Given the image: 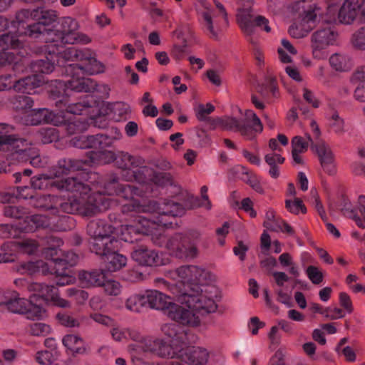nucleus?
<instances>
[{
  "label": "nucleus",
  "instance_id": "nucleus-1",
  "mask_svg": "<svg viewBox=\"0 0 365 365\" xmlns=\"http://www.w3.org/2000/svg\"><path fill=\"white\" fill-rule=\"evenodd\" d=\"M19 23L25 20L33 21L25 29L24 35L31 38H43L49 54L58 53L66 44L88 43L91 38L78 32V21L71 17L58 19V12L53 9L38 7L32 10L23 9L17 13Z\"/></svg>",
  "mask_w": 365,
  "mask_h": 365
},
{
  "label": "nucleus",
  "instance_id": "nucleus-2",
  "mask_svg": "<svg viewBox=\"0 0 365 365\" xmlns=\"http://www.w3.org/2000/svg\"><path fill=\"white\" fill-rule=\"evenodd\" d=\"M88 185L90 186L91 191L86 195V201H88V197H92L95 200L93 202L96 204L101 205L104 202L108 204V207L98 209L91 216L110 208L114 202L106 195H116L127 201L121 207V212L123 215L155 211H158L165 216L183 215L185 213V209L180 204L172 201L163 202L160 204L155 201L146 203L144 200H140L138 197L143 198L145 197L143 185H140V187H137L130 185L120 184L115 178L104 183L103 185L98 182L93 183L91 186ZM89 216L91 217V215Z\"/></svg>",
  "mask_w": 365,
  "mask_h": 365
},
{
  "label": "nucleus",
  "instance_id": "nucleus-3",
  "mask_svg": "<svg viewBox=\"0 0 365 365\" xmlns=\"http://www.w3.org/2000/svg\"><path fill=\"white\" fill-rule=\"evenodd\" d=\"M81 175L67 178L62 180H53L46 175H39L31 178V185L34 190H47L53 187L58 190L67 191L73 194V199L60 203L62 212L81 215H91L98 209L108 207L104 202L101 205L93 202L92 197L86 201V195L91 191L90 186L86 183Z\"/></svg>",
  "mask_w": 365,
  "mask_h": 365
},
{
  "label": "nucleus",
  "instance_id": "nucleus-4",
  "mask_svg": "<svg viewBox=\"0 0 365 365\" xmlns=\"http://www.w3.org/2000/svg\"><path fill=\"white\" fill-rule=\"evenodd\" d=\"M175 273L181 282L187 284V289L179 297L180 302L200 314L212 313L217 305L210 288H200L204 284L210 273L204 268L196 265H183L175 269Z\"/></svg>",
  "mask_w": 365,
  "mask_h": 365
},
{
  "label": "nucleus",
  "instance_id": "nucleus-5",
  "mask_svg": "<svg viewBox=\"0 0 365 365\" xmlns=\"http://www.w3.org/2000/svg\"><path fill=\"white\" fill-rule=\"evenodd\" d=\"M69 53H74V56L83 61L82 64L73 63L68 64L65 67L67 76L71 77V79L67 81H58L60 87H66V90H71L76 92H100L103 96L108 97L110 88L106 84H98L91 78H85L81 75H96L103 73L106 71L105 65L92 56L88 50H74L70 48Z\"/></svg>",
  "mask_w": 365,
  "mask_h": 365
},
{
  "label": "nucleus",
  "instance_id": "nucleus-6",
  "mask_svg": "<svg viewBox=\"0 0 365 365\" xmlns=\"http://www.w3.org/2000/svg\"><path fill=\"white\" fill-rule=\"evenodd\" d=\"M150 212L158 215L155 220H149L139 215L140 213L125 215L130 218V222L120 226L121 239L125 242H132L133 234H143L150 235L155 245L163 247L166 241L165 228L172 225L171 219L178 215L165 216L158 211Z\"/></svg>",
  "mask_w": 365,
  "mask_h": 365
},
{
  "label": "nucleus",
  "instance_id": "nucleus-7",
  "mask_svg": "<svg viewBox=\"0 0 365 365\" xmlns=\"http://www.w3.org/2000/svg\"><path fill=\"white\" fill-rule=\"evenodd\" d=\"M147 307L153 309L168 310V316L181 324L197 327L200 323V317L193 310L185 305L173 303L169 296L155 289L145 292Z\"/></svg>",
  "mask_w": 365,
  "mask_h": 365
},
{
  "label": "nucleus",
  "instance_id": "nucleus-8",
  "mask_svg": "<svg viewBox=\"0 0 365 365\" xmlns=\"http://www.w3.org/2000/svg\"><path fill=\"white\" fill-rule=\"evenodd\" d=\"M246 122L232 116H224L215 120V125L225 130L238 132L247 140H254L257 135L263 130V125L259 118L252 110L245 112Z\"/></svg>",
  "mask_w": 365,
  "mask_h": 365
},
{
  "label": "nucleus",
  "instance_id": "nucleus-9",
  "mask_svg": "<svg viewBox=\"0 0 365 365\" xmlns=\"http://www.w3.org/2000/svg\"><path fill=\"white\" fill-rule=\"evenodd\" d=\"M105 153H110L111 156L107 155L104 157V159L107 160L106 163H108L111 160H114L115 165L123 170H133L132 176L127 178V181L135 180L140 184L145 182L146 176L150 175L152 170L145 166V160L139 156H134L126 152H119L116 156L114 157V153L110 151H104ZM106 164V163H104Z\"/></svg>",
  "mask_w": 365,
  "mask_h": 365
},
{
  "label": "nucleus",
  "instance_id": "nucleus-10",
  "mask_svg": "<svg viewBox=\"0 0 365 365\" xmlns=\"http://www.w3.org/2000/svg\"><path fill=\"white\" fill-rule=\"evenodd\" d=\"M200 233L197 231H192L184 237L175 235L170 239L166 237L163 246H165L173 255L178 258L193 259L199 255L197 242L200 240Z\"/></svg>",
  "mask_w": 365,
  "mask_h": 365
},
{
  "label": "nucleus",
  "instance_id": "nucleus-11",
  "mask_svg": "<svg viewBox=\"0 0 365 365\" xmlns=\"http://www.w3.org/2000/svg\"><path fill=\"white\" fill-rule=\"evenodd\" d=\"M330 4L327 7L329 21L336 20V15L340 23L352 24L358 17L361 21V8L364 0H328Z\"/></svg>",
  "mask_w": 365,
  "mask_h": 365
},
{
  "label": "nucleus",
  "instance_id": "nucleus-12",
  "mask_svg": "<svg viewBox=\"0 0 365 365\" xmlns=\"http://www.w3.org/2000/svg\"><path fill=\"white\" fill-rule=\"evenodd\" d=\"M110 155V153L90 151L86 158L76 160L72 158H63L58 161L56 165L52 169L53 177L60 178L69 173L83 169L84 165L93 166L101 165L107 162L104 157Z\"/></svg>",
  "mask_w": 365,
  "mask_h": 365
},
{
  "label": "nucleus",
  "instance_id": "nucleus-13",
  "mask_svg": "<svg viewBox=\"0 0 365 365\" xmlns=\"http://www.w3.org/2000/svg\"><path fill=\"white\" fill-rule=\"evenodd\" d=\"M46 262L42 260L36 262H29L21 264L16 267V271L21 274L35 272H41L43 274L48 273H54L56 275L62 274L65 272H70L71 269L66 262L61 258H56L53 262V269L51 270L50 267Z\"/></svg>",
  "mask_w": 365,
  "mask_h": 365
},
{
  "label": "nucleus",
  "instance_id": "nucleus-14",
  "mask_svg": "<svg viewBox=\"0 0 365 365\" xmlns=\"http://www.w3.org/2000/svg\"><path fill=\"white\" fill-rule=\"evenodd\" d=\"M29 292H34V297L41 298L46 303L61 308H70L71 303L59 295L58 289L53 285L43 283L32 282L29 286Z\"/></svg>",
  "mask_w": 365,
  "mask_h": 365
},
{
  "label": "nucleus",
  "instance_id": "nucleus-15",
  "mask_svg": "<svg viewBox=\"0 0 365 365\" xmlns=\"http://www.w3.org/2000/svg\"><path fill=\"white\" fill-rule=\"evenodd\" d=\"M10 153L7 155V160H14L17 163L26 162L28 153L35 154V147L31 142L24 138H16V135L11 138V141L6 145Z\"/></svg>",
  "mask_w": 365,
  "mask_h": 365
},
{
  "label": "nucleus",
  "instance_id": "nucleus-16",
  "mask_svg": "<svg viewBox=\"0 0 365 365\" xmlns=\"http://www.w3.org/2000/svg\"><path fill=\"white\" fill-rule=\"evenodd\" d=\"M143 349L161 358H177L179 347H176L170 341L160 338H150L145 340Z\"/></svg>",
  "mask_w": 365,
  "mask_h": 365
},
{
  "label": "nucleus",
  "instance_id": "nucleus-17",
  "mask_svg": "<svg viewBox=\"0 0 365 365\" xmlns=\"http://www.w3.org/2000/svg\"><path fill=\"white\" fill-rule=\"evenodd\" d=\"M202 6L204 10L201 11L200 15L202 18V26L210 38L217 39L222 30L225 24L222 18L217 16L214 10L207 6V3L202 2Z\"/></svg>",
  "mask_w": 365,
  "mask_h": 365
},
{
  "label": "nucleus",
  "instance_id": "nucleus-18",
  "mask_svg": "<svg viewBox=\"0 0 365 365\" xmlns=\"http://www.w3.org/2000/svg\"><path fill=\"white\" fill-rule=\"evenodd\" d=\"M336 36L337 34L330 27L314 32L312 36V48L314 57L321 58L322 57V50L334 44Z\"/></svg>",
  "mask_w": 365,
  "mask_h": 365
},
{
  "label": "nucleus",
  "instance_id": "nucleus-19",
  "mask_svg": "<svg viewBox=\"0 0 365 365\" xmlns=\"http://www.w3.org/2000/svg\"><path fill=\"white\" fill-rule=\"evenodd\" d=\"M131 257L133 260L143 266L153 267L163 264L162 258L158 252L143 245L134 248Z\"/></svg>",
  "mask_w": 365,
  "mask_h": 365
},
{
  "label": "nucleus",
  "instance_id": "nucleus-20",
  "mask_svg": "<svg viewBox=\"0 0 365 365\" xmlns=\"http://www.w3.org/2000/svg\"><path fill=\"white\" fill-rule=\"evenodd\" d=\"M58 81H56V87L59 88H64V91L66 92V96H62V98L59 99L56 102V106L61 110H65L67 113L74 115H82L83 112L92 106V101L88 96H86L85 98L81 101L76 103H71L67 97V92L71 91L70 89L66 90V87H60Z\"/></svg>",
  "mask_w": 365,
  "mask_h": 365
},
{
  "label": "nucleus",
  "instance_id": "nucleus-21",
  "mask_svg": "<svg viewBox=\"0 0 365 365\" xmlns=\"http://www.w3.org/2000/svg\"><path fill=\"white\" fill-rule=\"evenodd\" d=\"M208 352L200 347H182L177 359L192 365H205L208 360Z\"/></svg>",
  "mask_w": 365,
  "mask_h": 365
},
{
  "label": "nucleus",
  "instance_id": "nucleus-22",
  "mask_svg": "<svg viewBox=\"0 0 365 365\" xmlns=\"http://www.w3.org/2000/svg\"><path fill=\"white\" fill-rule=\"evenodd\" d=\"M239 8L237 9V23L247 35H252L254 31V26L252 21L251 8L253 5V0H239Z\"/></svg>",
  "mask_w": 365,
  "mask_h": 365
},
{
  "label": "nucleus",
  "instance_id": "nucleus-23",
  "mask_svg": "<svg viewBox=\"0 0 365 365\" xmlns=\"http://www.w3.org/2000/svg\"><path fill=\"white\" fill-rule=\"evenodd\" d=\"M314 148L324 172L334 175L336 173V166L334 154L329 146L322 141L314 145Z\"/></svg>",
  "mask_w": 365,
  "mask_h": 365
},
{
  "label": "nucleus",
  "instance_id": "nucleus-24",
  "mask_svg": "<svg viewBox=\"0 0 365 365\" xmlns=\"http://www.w3.org/2000/svg\"><path fill=\"white\" fill-rule=\"evenodd\" d=\"M106 278V272L103 269L82 270L78 273V279L86 288L101 287Z\"/></svg>",
  "mask_w": 365,
  "mask_h": 365
},
{
  "label": "nucleus",
  "instance_id": "nucleus-25",
  "mask_svg": "<svg viewBox=\"0 0 365 365\" xmlns=\"http://www.w3.org/2000/svg\"><path fill=\"white\" fill-rule=\"evenodd\" d=\"M118 242L113 237H103L92 238L90 242V249L96 255L103 257L118 247Z\"/></svg>",
  "mask_w": 365,
  "mask_h": 365
},
{
  "label": "nucleus",
  "instance_id": "nucleus-26",
  "mask_svg": "<svg viewBox=\"0 0 365 365\" xmlns=\"http://www.w3.org/2000/svg\"><path fill=\"white\" fill-rule=\"evenodd\" d=\"M306 138L302 136H295L292 140V156L293 160L297 164L302 165L304 163L302 154L305 153L311 144L312 148H314L313 140L309 134H306Z\"/></svg>",
  "mask_w": 365,
  "mask_h": 365
},
{
  "label": "nucleus",
  "instance_id": "nucleus-27",
  "mask_svg": "<svg viewBox=\"0 0 365 365\" xmlns=\"http://www.w3.org/2000/svg\"><path fill=\"white\" fill-rule=\"evenodd\" d=\"M51 225L50 220L43 215L26 216L23 222H19L17 228L22 232H32L38 228H45Z\"/></svg>",
  "mask_w": 365,
  "mask_h": 365
},
{
  "label": "nucleus",
  "instance_id": "nucleus-28",
  "mask_svg": "<svg viewBox=\"0 0 365 365\" xmlns=\"http://www.w3.org/2000/svg\"><path fill=\"white\" fill-rule=\"evenodd\" d=\"M29 301L24 298L19 297V293L15 291L11 292V297L0 302V309H6L8 311L24 314L27 310Z\"/></svg>",
  "mask_w": 365,
  "mask_h": 365
},
{
  "label": "nucleus",
  "instance_id": "nucleus-29",
  "mask_svg": "<svg viewBox=\"0 0 365 365\" xmlns=\"http://www.w3.org/2000/svg\"><path fill=\"white\" fill-rule=\"evenodd\" d=\"M161 330L168 337V341L174 346L179 349L183 346L185 332L180 325L175 323L165 324L162 327Z\"/></svg>",
  "mask_w": 365,
  "mask_h": 365
},
{
  "label": "nucleus",
  "instance_id": "nucleus-30",
  "mask_svg": "<svg viewBox=\"0 0 365 365\" xmlns=\"http://www.w3.org/2000/svg\"><path fill=\"white\" fill-rule=\"evenodd\" d=\"M43 83L42 78L37 75H32L16 81L13 89L19 93L31 94L32 91L40 87Z\"/></svg>",
  "mask_w": 365,
  "mask_h": 365
},
{
  "label": "nucleus",
  "instance_id": "nucleus-31",
  "mask_svg": "<svg viewBox=\"0 0 365 365\" xmlns=\"http://www.w3.org/2000/svg\"><path fill=\"white\" fill-rule=\"evenodd\" d=\"M113 231L114 228L103 220H92L87 226V232L91 238L110 237Z\"/></svg>",
  "mask_w": 365,
  "mask_h": 365
},
{
  "label": "nucleus",
  "instance_id": "nucleus-32",
  "mask_svg": "<svg viewBox=\"0 0 365 365\" xmlns=\"http://www.w3.org/2000/svg\"><path fill=\"white\" fill-rule=\"evenodd\" d=\"M105 266L108 271L115 272L125 267L127 258L124 255L112 250L103 257Z\"/></svg>",
  "mask_w": 365,
  "mask_h": 365
},
{
  "label": "nucleus",
  "instance_id": "nucleus-33",
  "mask_svg": "<svg viewBox=\"0 0 365 365\" xmlns=\"http://www.w3.org/2000/svg\"><path fill=\"white\" fill-rule=\"evenodd\" d=\"M20 34L7 32L0 35V50H16L24 47V42L20 40Z\"/></svg>",
  "mask_w": 365,
  "mask_h": 365
},
{
  "label": "nucleus",
  "instance_id": "nucleus-34",
  "mask_svg": "<svg viewBox=\"0 0 365 365\" xmlns=\"http://www.w3.org/2000/svg\"><path fill=\"white\" fill-rule=\"evenodd\" d=\"M56 317L62 326L68 328L78 327L86 319L85 316L76 317L73 314L66 312L58 313Z\"/></svg>",
  "mask_w": 365,
  "mask_h": 365
},
{
  "label": "nucleus",
  "instance_id": "nucleus-35",
  "mask_svg": "<svg viewBox=\"0 0 365 365\" xmlns=\"http://www.w3.org/2000/svg\"><path fill=\"white\" fill-rule=\"evenodd\" d=\"M46 108L31 110L22 118L23 123L27 125H37L46 123Z\"/></svg>",
  "mask_w": 365,
  "mask_h": 365
},
{
  "label": "nucleus",
  "instance_id": "nucleus-36",
  "mask_svg": "<svg viewBox=\"0 0 365 365\" xmlns=\"http://www.w3.org/2000/svg\"><path fill=\"white\" fill-rule=\"evenodd\" d=\"M125 308L133 312L140 313L147 307L145 293L143 294H134L130 296L125 302Z\"/></svg>",
  "mask_w": 365,
  "mask_h": 365
},
{
  "label": "nucleus",
  "instance_id": "nucleus-37",
  "mask_svg": "<svg viewBox=\"0 0 365 365\" xmlns=\"http://www.w3.org/2000/svg\"><path fill=\"white\" fill-rule=\"evenodd\" d=\"M331 66L338 71H347L351 68V58L346 55L335 53L329 58Z\"/></svg>",
  "mask_w": 365,
  "mask_h": 365
},
{
  "label": "nucleus",
  "instance_id": "nucleus-38",
  "mask_svg": "<svg viewBox=\"0 0 365 365\" xmlns=\"http://www.w3.org/2000/svg\"><path fill=\"white\" fill-rule=\"evenodd\" d=\"M111 138L108 135L103 134H97L95 135H88V148H95L98 151H103L106 148L111 146Z\"/></svg>",
  "mask_w": 365,
  "mask_h": 365
},
{
  "label": "nucleus",
  "instance_id": "nucleus-39",
  "mask_svg": "<svg viewBox=\"0 0 365 365\" xmlns=\"http://www.w3.org/2000/svg\"><path fill=\"white\" fill-rule=\"evenodd\" d=\"M21 58L19 52L16 53L14 51H5L0 50V68L12 65L13 68L16 69V67L19 63Z\"/></svg>",
  "mask_w": 365,
  "mask_h": 365
},
{
  "label": "nucleus",
  "instance_id": "nucleus-40",
  "mask_svg": "<svg viewBox=\"0 0 365 365\" xmlns=\"http://www.w3.org/2000/svg\"><path fill=\"white\" fill-rule=\"evenodd\" d=\"M27 331L34 336H46L51 332V327L45 323L36 322L28 326Z\"/></svg>",
  "mask_w": 365,
  "mask_h": 365
},
{
  "label": "nucleus",
  "instance_id": "nucleus-41",
  "mask_svg": "<svg viewBox=\"0 0 365 365\" xmlns=\"http://www.w3.org/2000/svg\"><path fill=\"white\" fill-rule=\"evenodd\" d=\"M312 25H306L303 21L290 26L289 34L295 38H301L306 36L312 29Z\"/></svg>",
  "mask_w": 365,
  "mask_h": 365
},
{
  "label": "nucleus",
  "instance_id": "nucleus-42",
  "mask_svg": "<svg viewBox=\"0 0 365 365\" xmlns=\"http://www.w3.org/2000/svg\"><path fill=\"white\" fill-rule=\"evenodd\" d=\"M63 344L73 352L79 353L81 351L80 345L83 344L81 337L75 334H67L62 339Z\"/></svg>",
  "mask_w": 365,
  "mask_h": 365
},
{
  "label": "nucleus",
  "instance_id": "nucleus-43",
  "mask_svg": "<svg viewBox=\"0 0 365 365\" xmlns=\"http://www.w3.org/2000/svg\"><path fill=\"white\" fill-rule=\"evenodd\" d=\"M32 68L35 72L48 74L54 70V63L48 58L39 59L32 63Z\"/></svg>",
  "mask_w": 365,
  "mask_h": 365
},
{
  "label": "nucleus",
  "instance_id": "nucleus-44",
  "mask_svg": "<svg viewBox=\"0 0 365 365\" xmlns=\"http://www.w3.org/2000/svg\"><path fill=\"white\" fill-rule=\"evenodd\" d=\"M285 207L292 214L299 215V212L305 214L307 208L301 199L295 197L294 200L287 199Z\"/></svg>",
  "mask_w": 365,
  "mask_h": 365
},
{
  "label": "nucleus",
  "instance_id": "nucleus-45",
  "mask_svg": "<svg viewBox=\"0 0 365 365\" xmlns=\"http://www.w3.org/2000/svg\"><path fill=\"white\" fill-rule=\"evenodd\" d=\"M15 246L19 252L27 255L35 253L38 248L36 241L32 239H24L21 241L16 242Z\"/></svg>",
  "mask_w": 365,
  "mask_h": 365
},
{
  "label": "nucleus",
  "instance_id": "nucleus-46",
  "mask_svg": "<svg viewBox=\"0 0 365 365\" xmlns=\"http://www.w3.org/2000/svg\"><path fill=\"white\" fill-rule=\"evenodd\" d=\"M12 104L16 110H24L28 113L34 106L33 99L26 96H19L12 101Z\"/></svg>",
  "mask_w": 365,
  "mask_h": 365
},
{
  "label": "nucleus",
  "instance_id": "nucleus-47",
  "mask_svg": "<svg viewBox=\"0 0 365 365\" xmlns=\"http://www.w3.org/2000/svg\"><path fill=\"white\" fill-rule=\"evenodd\" d=\"M4 214L6 217L14 218V219H21L26 217L28 214L27 209L21 206L16 205H8L6 206L4 209Z\"/></svg>",
  "mask_w": 365,
  "mask_h": 365
},
{
  "label": "nucleus",
  "instance_id": "nucleus-48",
  "mask_svg": "<svg viewBox=\"0 0 365 365\" xmlns=\"http://www.w3.org/2000/svg\"><path fill=\"white\" fill-rule=\"evenodd\" d=\"M38 135L43 144H47L58 138V133L55 128H42L38 131Z\"/></svg>",
  "mask_w": 365,
  "mask_h": 365
},
{
  "label": "nucleus",
  "instance_id": "nucleus-49",
  "mask_svg": "<svg viewBox=\"0 0 365 365\" xmlns=\"http://www.w3.org/2000/svg\"><path fill=\"white\" fill-rule=\"evenodd\" d=\"M24 314L27 315V318L31 320H38L43 319L46 315V310L39 305H36L31 302H29L27 310Z\"/></svg>",
  "mask_w": 365,
  "mask_h": 365
},
{
  "label": "nucleus",
  "instance_id": "nucleus-50",
  "mask_svg": "<svg viewBox=\"0 0 365 365\" xmlns=\"http://www.w3.org/2000/svg\"><path fill=\"white\" fill-rule=\"evenodd\" d=\"M341 206V210L345 216L353 219L358 226H362L361 224V218L357 215L356 210L353 208L349 200L344 199Z\"/></svg>",
  "mask_w": 365,
  "mask_h": 365
},
{
  "label": "nucleus",
  "instance_id": "nucleus-51",
  "mask_svg": "<svg viewBox=\"0 0 365 365\" xmlns=\"http://www.w3.org/2000/svg\"><path fill=\"white\" fill-rule=\"evenodd\" d=\"M64 125L69 135L83 133L88 127L87 123L79 120H74L67 123L65 122Z\"/></svg>",
  "mask_w": 365,
  "mask_h": 365
},
{
  "label": "nucleus",
  "instance_id": "nucleus-52",
  "mask_svg": "<svg viewBox=\"0 0 365 365\" xmlns=\"http://www.w3.org/2000/svg\"><path fill=\"white\" fill-rule=\"evenodd\" d=\"M101 287H103L106 294L110 296L119 295L122 289V287L118 282L113 279L106 280V278Z\"/></svg>",
  "mask_w": 365,
  "mask_h": 365
},
{
  "label": "nucleus",
  "instance_id": "nucleus-53",
  "mask_svg": "<svg viewBox=\"0 0 365 365\" xmlns=\"http://www.w3.org/2000/svg\"><path fill=\"white\" fill-rule=\"evenodd\" d=\"M14 127L7 123H0V146L6 145L14 135Z\"/></svg>",
  "mask_w": 365,
  "mask_h": 365
},
{
  "label": "nucleus",
  "instance_id": "nucleus-54",
  "mask_svg": "<svg viewBox=\"0 0 365 365\" xmlns=\"http://www.w3.org/2000/svg\"><path fill=\"white\" fill-rule=\"evenodd\" d=\"M351 42L356 48L365 50V26L354 33Z\"/></svg>",
  "mask_w": 365,
  "mask_h": 365
},
{
  "label": "nucleus",
  "instance_id": "nucleus-55",
  "mask_svg": "<svg viewBox=\"0 0 365 365\" xmlns=\"http://www.w3.org/2000/svg\"><path fill=\"white\" fill-rule=\"evenodd\" d=\"M58 200V198L57 197L51 195H41L37 200L36 206L46 210H52L56 208V201Z\"/></svg>",
  "mask_w": 365,
  "mask_h": 365
},
{
  "label": "nucleus",
  "instance_id": "nucleus-56",
  "mask_svg": "<svg viewBox=\"0 0 365 365\" xmlns=\"http://www.w3.org/2000/svg\"><path fill=\"white\" fill-rule=\"evenodd\" d=\"M322 315L327 319L335 320L344 317V311L338 307H327L324 309Z\"/></svg>",
  "mask_w": 365,
  "mask_h": 365
},
{
  "label": "nucleus",
  "instance_id": "nucleus-57",
  "mask_svg": "<svg viewBox=\"0 0 365 365\" xmlns=\"http://www.w3.org/2000/svg\"><path fill=\"white\" fill-rule=\"evenodd\" d=\"M66 119L61 113H56L47 109L46 123L53 124L56 126L64 125Z\"/></svg>",
  "mask_w": 365,
  "mask_h": 365
},
{
  "label": "nucleus",
  "instance_id": "nucleus-58",
  "mask_svg": "<svg viewBox=\"0 0 365 365\" xmlns=\"http://www.w3.org/2000/svg\"><path fill=\"white\" fill-rule=\"evenodd\" d=\"M310 196H311L312 200H313V203H314V207H315L316 210H317L318 213L319 214V215L321 216L322 220L326 221L327 220L326 212H325L324 207L319 200V197L317 191L314 188L311 189Z\"/></svg>",
  "mask_w": 365,
  "mask_h": 365
},
{
  "label": "nucleus",
  "instance_id": "nucleus-59",
  "mask_svg": "<svg viewBox=\"0 0 365 365\" xmlns=\"http://www.w3.org/2000/svg\"><path fill=\"white\" fill-rule=\"evenodd\" d=\"M306 273L313 284H319L323 280L322 272L314 266H309L306 270Z\"/></svg>",
  "mask_w": 365,
  "mask_h": 365
},
{
  "label": "nucleus",
  "instance_id": "nucleus-60",
  "mask_svg": "<svg viewBox=\"0 0 365 365\" xmlns=\"http://www.w3.org/2000/svg\"><path fill=\"white\" fill-rule=\"evenodd\" d=\"M36 360L41 365H51L53 361V356L48 351H40L36 354Z\"/></svg>",
  "mask_w": 365,
  "mask_h": 365
},
{
  "label": "nucleus",
  "instance_id": "nucleus-61",
  "mask_svg": "<svg viewBox=\"0 0 365 365\" xmlns=\"http://www.w3.org/2000/svg\"><path fill=\"white\" fill-rule=\"evenodd\" d=\"M215 110V107L210 103H207L205 106L203 104H200L197 110V118L199 120H204L207 115L210 114Z\"/></svg>",
  "mask_w": 365,
  "mask_h": 365
},
{
  "label": "nucleus",
  "instance_id": "nucleus-62",
  "mask_svg": "<svg viewBox=\"0 0 365 365\" xmlns=\"http://www.w3.org/2000/svg\"><path fill=\"white\" fill-rule=\"evenodd\" d=\"M56 277H58L56 284L61 287L72 284L76 281V277L71 274V271L58 274Z\"/></svg>",
  "mask_w": 365,
  "mask_h": 365
},
{
  "label": "nucleus",
  "instance_id": "nucleus-63",
  "mask_svg": "<svg viewBox=\"0 0 365 365\" xmlns=\"http://www.w3.org/2000/svg\"><path fill=\"white\" fill-rule=\"evenodd\" d=\"M339 302L340 305L347 312L351 314L354 309L350 297L345 292H341L339 294Z\"/></svg>",
  "mask_w": 365,
  "mask_h": 365
},
{
  "label": "nucleus",
  "instance_id": "nucleus-64",
  "mask_svg": "<svg viewBox=\"0 0 365 365\" xmlns=\"http://www.w3.org/2000/svg\"><path fill=\"white\" fill-rule=\"evenodd\" d=\"M269 365H284V351L282 349H279L271 357Z\"/></svg>",
  "mask_w": 365,
  "mask_h": 365
}]
</instances>
